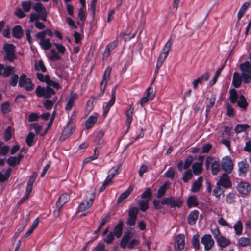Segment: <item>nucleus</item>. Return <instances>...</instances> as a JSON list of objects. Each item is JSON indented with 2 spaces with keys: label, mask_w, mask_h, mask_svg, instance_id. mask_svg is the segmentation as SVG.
I'll return each instance as SVG.
<instances>
[{
  "label": "nucleus",
  "mask_w": 251,
  "mask_h": 251,
  "mask_svg": "<svg viewBox=\"0 0 251 251\" xmlns=\"http://www.w3.org/2000/svg\"><path fill=\"white\" fill-rule=\"evenodd\" d=\"M132 190L133 187L131 186L129 187L126 191H125L120 195L117 200V202L118 203H120L121 202H122L125 199H126L129 196V195L130 194Z\"/></svg>",
  "instance_id": "obj_32"
},
{
  "label": "nucleus",
  "mask_w": 251,
  "mask_h": 251,
  "mask_svg": "<svg viewBox=\"0 0 251 251\" xmlns=\"http://www.w3.org/2000/svg\"><path fill=\"white\" fill-rule=\"evenodd\" d=\"M11 169L8 168L5 172L3 174L0 173V182H4L6 181L10 176Z\"/></svg>",
  "instance_id": "obj_53"
},
{
  "label": "nucleus",
  "mask_w": 251,
  "mask_h": 251,
  "mask_svg": "<svg viewBox=\"0 0 251 251\" xmlns=\"http://www.w3.org/2000/svg\"><path fill=\"white\" fill-rule=\"evenodd\" d=\"M46 83L48 86H49L50 87L51 86L56 90H59L61 88V86L58 83L52 80L50 78V77L48 79L47 82Z\"/></svg>",
  "instance_id": "obj_57"
},
{
  "label": "nucleus",
  "mask_w": 251,
  "mask_h": 251,
  "mask_svg": "<svg viewBox=\"0 0 251 251\" xmlns=\"http://www.w3.org/2000/svg\"><path fill=\"white\" fill-rule=\"evenodd\" d=\"M9 150L10 148L8 146L4 145L2 142H0V155H6Z\"/></svg>",
  "instance_id": "obj_48"
},
{
  "label": "nucleus",
  "mask_w": 251,
  "mask_h": 251,
  "mask_svg": "<svg viewBox=\"0 0 251 251\" xmlns=\"http://www.w3.org/2000/svg\"><path fill=\"white\" fill-rule=\"evenodd\" d=\"M216 100V96L215 95H212L211 97L207 99L206 101V112H210V109L211 107H212L215 103Z\"/></svg>",
  "instance_id": "obj_33"
},
{
  "label": "nucleus",
  "mask_w": 251,
  "mask_h": 251,
  "mask_svg": "<svg viewBox=\"0 0 251 251\" xmlns=\"http://www.w3.org/2000/svg\"><path fill=\"white\" fill-rule=\"evenodd\" d=\"M34 68L35 70L41 71L42 72H45L47 71L46 68L42 60L35 62Z\"/></svg>",
  "instance_id": "obj_44"
},
{
  "label": "nucleus",
  "mask_w": 251,
  "mask_h": 251,
  "mask_svg": "<svg viewBox=\"0 0 251 251\" xmlns=\"http://www.w3.org/2000/svg\"><path fill=\"white\" fill-rule=\"evenodd\" d=\"M35 93L38 97H44L45 98H50L55 93L54 90L48 86L46 87L38 86L36 89Z\"/></svg>",
  "instance_id": "obj_7"
},
{
  "label": "nucleus",
  "mask_w": 251,
  "mask_h": 251,
  "mask_svg": "<svg viewBox=\"0 0 251 251\" xmlns=\"http://www.w3.org/2000/svg\"><path fill=\"white\" fill-rule=\"evenodd\" d=\"M235 234L237 235H241L243 231V224L240 220H238L233 226Z\"/></svg>",
  "instance_id": "obj_40"
},
{
  "label": "nucleus",
  "mask_w": 251,
  "mask_h": 251,
  "mask_svg": "<svg viewBox=\"0 0 251 251\" xmlns=\"http://www.w3.org/2000/svg\"><path fill=\"white\" fill-rule=\"evenodd\" d=\"M76 98V95L75 94H71L69 99L68 100L65 107L66 110H70L73 106L74 101Z\"/></svg>",
  "instance_id": "obj_39"
},
{
  "label": "nucleus",
  "mask_w": 251,
  "mask_h": 251,
  "mask_svg": "<svg viewBox=\"0 0 251 251\" xmlns=\"http://www.w3.org/2000/svg\"><path fill=\"white\" fill-rule=\"evenodd\" d=\"M19 86L24 88L27 91H31L34 89V85L31 79L27 78L25 74H23L19 77Z\"/></svg>",
  "instance_id": "obj_6"
},
{
  "label": "nucleus",
  "mask_w": 251,
  "mask_h": 251,
  "mask_svg": "<svg viewBox=\"0 0 251 251\" xmlns=\"http://www.w3.org/2000/svg\"><path fill=\"white\" fill-rule=\"evenodd\" d=\"M199 235L198 234H195L193 236L192 243L194 248L197 250L200 249Z\"/></svg>",
  "instance_id": "obj_52"
},
{
  "label": "nucleus",
  "mask_w": 251,
  "mask_h": 251,
  "mask_svg": "<svg viewBox=\"0 0 251 251\" xmlns=\"http://www.w3.org/2000/svg\"><path fill=\"white\" fill-rule=\"evenodd\" d=\"M7 162L9 166L12 167L18 165L20 163L16 156H11L9 157L7 160Z\"/></svg>",
  "instance_id": "obj_56"
},
{
  "label": "nucleus",
  "mask_w": 251,
  "mask_h": 251,
  "mask_svg": "<svg viewBox=\"0 0 251 251\" xmlns=\"http://www.w3.org/2000/svg\"><path fill=\"white\" fill-rule=\"evenodd\" d=\"M111 72V68L110 67H107L105 69L103 75V80L100 84V92L99 95L97 96H92L91 99L87 102V105H88V104L89 102H90L91 100H92V103L96 102L97 100H98L104 94L107 82L109 79V75Z\"/></svg>",
  "instance_id": "obj_1"
},
{
  "label": "nucleus",
  "mask_w": 251,
  "mask_h": 251,
  "mask_svg": "<svg viewBox=\"0 0 251 251\" xmlns=\"http://www.w3.org/2000/svg\"><path fill=\"white\" fill-rule=\"evenodd\" d=\"M249 127V125L247 124H237L235 127L234 131L236 133H240L242 132L245 131Z\"/></svg>",
  "instance_id": "obj_43"
},
{
  "label": "nucleus",
  "mask_w": 251,
  "mask_h": 251,
  "mask_svg": "<svg viewBox=\"0 0 251 251\" xmlns=\"http://www.w3.org/2000/svg\"><path fill=\"white\" fill-rule=\"evenodd\" d=\"M34 138V134L32 132H30L26 137V143L28 146H31L33 142Z\"/></svg>",
  "instance_id": "obj_64"
},
{
  "label": "nucleus",
  "mask_w": 251,
  "mask_h": 251,
  "mask_svg": "<svg viewBox=\"0 0 251 251\" xmlns=\"http://www.w3.org/2000/svg\"><path fill=\"white\" fill-rule=\"evenodd\" d=\"M242 73H251V64L249 61H246L240 65Z\"/></svg>",
  "instance_id": "obj_34"
},
{
  "label": "nucleus",
  "mask_w": 251,
  "mask_h": 251,
  "mask_svg": "<svg viewBox=\"0 0 251 251\" xmlns=\"http://www.w3.org/2000/svg\"><path fill=\"white\" fill-rule=\"evenodd\" d=\"M211 174L213 176L217 175L221 171V165L218 161H214L211 164Z\"/></svg>",
  "instance_id": "obj_27"
},
{
  "label": "nucleus",
  "mask_w": 251,
  "mask_h": 251,
  "mask_svg": "<svg viewBox=\"0 0 251 251\" xmlns=\"http://www.w3.org/2000/svg\"><path fill=\"white\" fill-rule=\"evenodd\" d=\"M175 176V171L174 168L170 167L165 173V176L166 177L173 179Z\"/></svg>",
  "instance_id": "obj_59"
},
{
  "label": "nucleus",
  "mask_w": 251,
  "mask_h": 251,
  "mask_svg": "<svg viewBox=\"0 0 251 251\" xmlns=\"http://www.w3.org/2000/svg\"><path fill=\"white\" fill-rule=\"evenodd\" d=\"M131 232L129 231L125 233L120 242V247L122 248L125 249L127 245L128 248L132 249L135 246L139 244V241L136 239H132L129 241L131 238Z\"/></svg>",
  "instance_id": "obj_2"
},
{
  "label": "nucleus",
  "mask_w": 251,
  "mask_h": 251,
  "mask_svg": "<svg viewBox=\"0 0 251 251\" xmlns=\"http://www.w3.org/2000/svg\"><path fill=\"white\" fill-rule=\"evenodd\" d=\"M172 44V40L170 39L166 43L164 48H163L162 51L161 52L158 58L157 61L156 63V69L155 71L156 73L158 71L159 69L162 65L164 61L167 57L169 52L171 49Z\"/></svg>",
  "instance_id": "obj_3"
},
{
  "label": "nucleus",
  "mask_w": 251,
  "mask_h": 251,
  "mask_svg": "<svg viewBox=\"0 0 251 251\" xmlns=\"http://www.w3.org/2000/svg\"><path fill=\"white\" fill-rule=\"evenodd\" d=\"M15 72V67L10 65L4 66V69L2 73V77H8L12 74Z\"/></svg>",
  "instance_id": "obj_31"
},
{
  "label": "nucleus",
  "mask_w": 251,
  "mask_h": 251,
  "mask_svg": "<svg viewBox=\"0 0 251 251\" xmlns=\"http://www.w3.org/2000/svg\"><path fill=\"white\" fill-rule=\"evenodd\" d=\"M249 6L250 4L248 2L244 3L242 5L237 13V19L238 21L240 20L243 16L245 11L248 9Z\"/></svg>",
  "instance_id": "obj_41"
},
{
  "label": "nucleus",
  "mask_w": 251,
  "mask_h": 251,
  "mask_svg": "<svg viewBox=\"0 0 251 251\" xmlns=\"http://www.w3.org/2000/svg\"><path fill=\"white\" fill-rule=\"evenodd\" d=\"M201 243L204 246V250L210 251L214 246L215 241L210 234L204 235L201 238Z\"/></svg>",
  "instance_id": "obj_10"
},
{
  "label": "nucleus",
  "mask_w": 251,
  "mask_h": 251,
  "mask_svg": "<svg viewBox=\"0 0 251 251\" xmlns=\"http://www.w3.org/2000/svg\"><path fill=\"white\" fill-rule=\"evenodd\" d=\"M98 120V116H90L85 122V126L86 129H89L91 128L97 122Z\"/></svg>",
  "instance_id": "obj_30"
},
{
  "label": "nucleus",
  "mask_w": 251,
  "mask_h": 251,
  "mask_svg": "<svg viewBox=\"0 0 251 251\" xmlns=\"http://www.w3.org/2000/svg\"><path fill=\"white\" fill-rule=\"evenodd\" d=\"M121 164H118L116 166L112 167L108 172V175L107 176L109 177L112 179L119 174V169L121 168Z\"/></svg>",
  "instance_id": "obj_35"
},
{
  "label": "nucleus",
  "mask_w": 251,
  "mask_h": 251,
  "mask_svg": "<svg viewBox=\"0 0 251 251\" xmlns=\"http://www.w3.org/2000/svg\"><path fill=\"white\" fill-rule=\"evenodd\" d=\"M118 43V40H115L106 46L103 54V59H106L108 57L111 51L117 46Z\"/></svg>",
  "instance_id": "obj_19"
},
{
  "label": "nucleus",
  "mask_w": 251,
  "mask_h": 251,
  "mask_svg": "<svg viewBox=\"0 0 251 251\" xmlns=\"http://www.w3.org/2000/svg\"><path fill=\"white\" fill-rule=\"evenodd\" d=\"M224 192V190L221 187V186L216 183V187L213 189V195L217 198H220L222 194Z\"/></svg>",
  "instance_id": "obj_50"
},
{
  "label": "nucleus",
  "mask_w": 251,
  "mask_h": 251,
  "mask_svg": "<svg viewBox=\"0 0 251 251\" xmlns=\"http://www.w3.org/2000/svg\"><path fill=\"white\" fill-rule=\"evenodd\" d=\"M134 108L130 107V109L127 110L126 112V125H127V131H128L130 127V124L132 121V116Z\"/></svg>",
  "instance_id": "obj_28"
},
{
  "label": "nucleus",
  "mask_w": 251,
  "mask_h": 251,
  "mask_svg": "<svg viewBox=\"0 0 251 251\" xmlns=\"http://www.w3.org/2000/svg\"><path fill=\"white\" fill-rule=\"evenodd\" d=\"M221 165L225 173L230 174L233 169V164L231 159L229 156H225L222 159Z\"/></svg>",
  "instance_id": "obj_11"
},
{
  "label": "nucleus",
  "mask_w": 251,
  "mask_h": 251,
  "mask_svg": "<svg viewBox=\"0 0 251 251\" xmlns=\"http://www.w3.org/2000/svg\"><path fill=\"white\" fill-rule=\"evenodd\" d=\"M238 174L240 176H245L249 170V163L246 159L238 163Z\"/></svg>",
  "instance_id": "obj_16"
},
{
  "label": "nucleus",
  "mask_w": 251,
  "mask_h": 251,
  "mask_svg": "<svg viewBox=\"0 0 251 251\" xmlns=\"http://www.w3.org/2000/svg\"><path fill=\"white\" fill-rule=\"evenodd\" d=\"M15 47L12 44L6 43L3 46V50L5 53L4 60L9 62H13L16 58Z\"/></svg>",
  "instance_id": "obj_5"
},
{
  "label": "nucleus",
  "mask_w": 251,
  "mask_h": 251,
  "mask_svg": "<svg viewBox=\"0 0 251 251\" xmlns=\"http://www.w3.org/2000/svg\"><path fill=\"white\" fill-rule=\"evenodd\" d=\"M229 99L232 103H235L237 101L238 95L236 90L234 89L230 90L229 91Z\"/></svg>",
  "instance_id": "obj_51"
},
{
  "label": "nucleus",
  "mask_w": 251,
  "mask_h": 251,
  "mask_svg": "<svg viewBox=\"0 0 251 251\" xmlns=\"http://www.w3.org/2000/svg\"><path fill=\"white\" fill-rule=\"evenodd\" d=\"M13 36L18 39H20L23 35V30L20 25L14 26L12 29Z\"/></svg>",
  "instance_id": "obj_36"
},
{
  "label": "nucleus",
  "mask_w": 251,
  "mask_h": 251,
  "mask_svg": "<svg viewBox=\"0 0 251 251\" xmlns=\"http://www.w3.org/2000/svg\"><path fill=\"white\" fill-rule=\"evenodd\" d=\"M139 206L140 210L143 212L146 211L149 208V201L142 200L139 202Z\"/></svg>",
  "instance_id": "obj_55"
},
{
  "label": "nucleus",
  "mask_w": 251,
  "mask_h": 251,
  "mask_svg": "<svg viewBox=\"0 0 251 251\" xmlns=\"http://www.w3.org/2000/svg\"><path fill=\"white\" fill-rule=\"evenodd\" d=\"M193 172L190 169L187 170L182 176V180L185 183L188 182L193 177Z\"/></svg>",
  "instance_id": "obj_45"
},
{
  "label": "nucleus",
  "mask_w": 251,
  "mask_h": 251,
  "mask_svg": "<svg viewBox=\"0 0 251 251\" xmlns=\"http://www.w3.org/2000/svg\"><path fill=\"white\" fill-rule=\"evenodd\" d=\"M176 247L179 251H182L185 246V236L183 234L178 235L176 238Z\"/></svg>",
  "instance_id": "obj_20"
},
{
  "label": "nucleus",
  "mask_w": 251,
  "mask_h": 251,
  "mask_svg": "<svg viewBox=\"0 0 251 251\" xmlns=\"http://www.w3.org/2000/svg\"><path fill=\"white\" fill-rule=\"evenodd\" d=\"M1 110L2 113L6 114L10 112V108L9 102H5L1 105Z\"/></svg>",
  "instance_id": "obj_62"
},
{
  "label": "nucleus",
  "mask_w": 251,
  "mask_h": 251,
  "mask_svg": "<svg viewBox=\"0 0 251 251\" xmlns=\"http://www.w3.org/2000/svg\"><path fill=\"white\" fill-rule=\"evenodd\" d=\"M217 245L221 248H225L229 246L231 243L230 240L224 236H221L216 240Z\"/></svg>",
  "instance_id": "obj_21"
},
{
  "label": "nucleus",
  "mask_w": 251,
  "mask_h": 251,
  "mask_svg": "<svg viewBox=\"0 0 251 251\" xmlns=\"http://www.w3.org/2000/svg\"><path fill=\"white\" fill-rule=\"evenodd\" d=\"M115 235L111 231L104 239V242L107 244H111L115 239Z\"/></svg>",
  "instance_id": "obj_61"
},
{
  "label": "nucleus",
  "mask_w": 251,
  "mask_h": 251,
  "mask_svg": "<svg viewBox=\"0 0 251 251\" xmlns=\"http://www.w3.org/2000/svg\"><path fill=\"white\" fill-rule=\"evenodd\" d=\"M217 183L218 185L223 186L226 189L230 188L231 186V182L228 176V174L226 173H224L221 175Z\"/></svg>",
  "instance_id": "obj_13"
},
{
  "label": "nucleus",
  "mask_w": 251,
  "mask_h": 251,
  "mask_svg": "<svg viewBox=\"0 0 251 251\" xmlns=\"http://www.w3.org/2000/svg\"><path fill=\"white\" fill-rule=\"evenodd\" d=\"M251 73H242L241 76L244 83H249L251 82Z\"/></svg>",
  "instance_id": "obj_63"
},
{
  "label": "nucleus",
  "mask_w": 251,
  "mask_h": 251,
  "mask_svg": "<svg viewBox=\"0 0 251 251\" xmlns=\"http://www.w3.org/2000/svg\"><path fill=\"white\" fill-rule=\"evenodd\" d=\"M95 199V195L94 193L91 194V197L86 201H82L78 208L77 212H81L80 217L86 216L88 213L87 210L92 205Z\"/></svg>",
  "instance_id": "obj_4"
},
{
  "label": "nucleus",
  "mask_w": 251,
  "mask_h": 251,
  "mask_svg": "<svg viewBox=\"0 0 251 251\" xmlns=\"http://www.w3.org/2000/svg\"><path fill=\"white\" fill-rule=\"evenodd\" d=\"M139 209L138 207L133 206L129 209L128 218L126 221V224L130 226H134L137 217Z\"/></svg>",
  "instance_id": "obj_8"
},
{
  "label": "nucleus",
  "mask_w": 251,
  "mask_h": 251,
  "mask_svg": "<svg viewBox=\"0 0 251 251\" xmlns=\"http://www.w3.org/2000/svg\"><path fill=\"white\" fill-rule=\"evenodd\" d=\"M187 204L189 208L197 206L199 203L196 197L195 196H190L187 200Z\"/></svg>",
  "instance_id": "obj_38"
},
{
  "label": "nucleus",
  "mask_w": 251,
  "mask_h": 251,
  "mask_svg": "<svg viewBox=\"0 0 251 251\" xmlns=\"http://www.w3.org/2000/svg\"><path fill=\"white\" fill-rule=\"evenodd\" d=\"M39 44L41 48L44 50H48L50 49L52 47V44L49 39L45 38L44 39L40 41Z\"/></svg>",
  "instance_id": "obj_37"
},
{
  "label": "nucleus",
  "mask_w": 251,
  "mask_h": 251,
  "mask_svg": "<svg viewBox=\"0 0 251 251\" xmlns=\"http://www.w3.org/2000/svg\"><path fill=\"white\" fill-rule=\"evenodd\" d=\"M237 190L242 195H248L251 192V185L247 182H240L237 186Z\"/></svg>",
  "instance_id": "obj_12"
},
{
  "label": "nucleus",
  "mask_w": 251,
  "mask_h": 251,
  "mask_svg": "<svg viewBox=\"0 0 251 251\" xmlns=\"http://www.w3.org/2000/svg\"><path fill=\"white\" fill-rule=\"evenodd\" d=\"M69 199L70 196L67 193L61 195L58 198L56 203L57 208L61 209L62 206L69 201Z\"/></svg>",
  "instance_id": "obj_22"
},
{
  "label": "nucleus",
  "mask_w": 251,
  "mask_h": 251,
  "mask_svg": "<svg viewBox=\"0 0 251 251\" xmlns=\"http://www.w3.org/2000/svg\"><path fill=\"white\" fill-rule=\"evenodd\" d=\"M242 81V76L239 73H233L232 84L235 88H238L241 86Z\"/></svg>",
  "instance_id": "obj_25"
},
{
  "label": "nucleus",
  "mask_w": 251,
  "mask_h": 251,
  "mask_svg": "<svg viewBox=\"0 0 251 251\" xmlns=\"http://www.w3.org/2000/svg\"><path fill=\"white\" fill-rule=\"evenodd\" d=\"M21 6L24 12H28L31 8V2L30 1H23Z\"/></svg>",
  "instance_id": "obj_54"
},
{
  "label": "nucleus",
  "mask_w": 251,
  "mask_h": 251,
  "mask_svg": "<svg viewBox=\"0 0 251 251\" xmlns=\"http://www.w3.org/2000/svg\"><path fill=\"white\" fill-rule=\"evenodd\" d=\"M116 87L112 88L111 91V98L108 103H107L103 107V116L106 117L111 108V107L114 104L116 100Z\"/></svg>",
  "instance_id": "obj_15"
},
{
  "label": "nucleus",
  "mask_w": 251,
  "mask_h": 251,
  "mask_svg": "<svg viewBox=\"0 0 251 251\" xmlns=\"http://www.w3.org/2000/svg\"><path fill=\"white\" fill-rule=\"evenodd\" d=\"M239 99L237 101L238 106L242 108L246 109L248 104L245 97L243 95H241L239 96Z\"/></svg>",
  "instance_id": "obj_46"
},
{
  "label": "nucleus",
  "mask_w": 251,
  "mask_h": 251,
  "mask_svg": "<svg viewBox=\"0 0 251 251\" xmlns=\"http://www.w3.org/2000/svg\"><path fill=\"white\" fill-rule=\"evenodd\" d=\"M239 245L242 247H246L251 245V239L249 238L241 237L237 241Z\"/></svg>",
  "instance_id": "obj_42"
},
{
  "label": "nucleus",
  "mask_w": 251,
  "mask_h": 251,
  "mask_svg": "<svg viewBox=\"0 0 251 251\" xmlns=\"http://www.w3.org/2000/svg\"><path fill=\"white\" fill-rule=\"evenodd\" d=\"M33 9L36 13L40 14L41 20L44 22L47 21V12L42 3H36L33 6Z\"/></svg>",
  "instance_id": "obj_14"
},
{
  "label": "nucleus",
  "mask_w": 251,
  "mask_h": 251,
  "mask_svg": "<svg viewBox=\"0 0 251 251\" xmlns=\"http://www.w3.org/2000/svg\"><path fill=\"white\" fill-rule=\"evenodd\" d=\"M182 201L177 198L168 197L164 198L161 201L162 204L170 205L172 207H180L182 205Z\"/></svg>",
  "instance_id": "obj_9"
},
{
  "label": "nucleus",
  "mask_w": 251,
  "mask_h": 251,
  "mask_svg": "<svg viewBox=\"0 0 251 251\" xmlns=\"http://www.w3.org/2000/svg\"><path fill=\"white\" fill-rule=\"evenodd\" d=\"M13 130L11 126H8L4 132V140L7 141L9 140L12 137Z\"/></svg>",
  "instance_id": "obj_49"
},
{
  "label": "nucleus",
  "mask_w": 251,
  "mask_h": 251,
  "mask_svg": "<svg viewBox=\"0 0 251 251\" xmlns=\"http://www.w3.org/2000/svg\"><path fill=\"white\" fill-rule=\"evenodd\" d=\"M37 176V174L35 173H33L30 176L26 185V191L25 195V199H27L30 194L32 190L33 184Z\"/></svg>",
  "instance_id": "obj_17"
},
{
  "label": "nucleus",
  "mask_w": 251,
  "mask_h": 251,
  "mask_svg": "<svg viewBox=\"0 0 251 251\" xmlns=\"http://www.w3.org/2000/svg\"><path fill=\"white\" fill-rule=\"evenodd\" d=\"M203 165L198 162H195L192 165V172L195 175H200L203 171Z\"/></svg>",
  "instance_id": "obj_26"
},
{
  "label": "nucleus",
  "mask_w": 251,
  "mask_h": 251,
  "mask_svg": "<svg viewBox=\"0 0 251 251\" xmlns=\"http://www.w3.org/2000/svg\"><path fill=\"white\" fill-rule=\"evenodd\" d=\"M236 195L235 193H229L226 196V202L231 204L236 202Z\"/></svg>",
  "instance_id": "obj_47"
},
{
  "label": "nucleus",
  "mask_w": 251,
  "mask_h": 251,
  "mask_svg": "<svg viewBox=\"0 0 251 251\" xmlns=\"http://www.w3.org/2000/svg\"><path fill=\"white\" fill-rule=\"evenodd\" d=\"M203 178L202 176L199 177L197 180L194 181L192 185L190 191L192 193H197L199 192L202 187Z\"/></svg>",
  "instance_id": "obj_18"
},
{
  "label": "nucleus",
  "mask_w": 251,
  "mask_h": 251,
  "mask_svg": "<svg viewBox=\"0 0 251 251\" xmlns=\"http://www.w3.org/2000/svg\"><path fill=\"white\" fill-rule=\"evenodd\" d=\"M199 211L194 210L190 212L188 216V223L190 225H194L196 224L199 216Z\"/></svg>",
  "instance_id": "obj_24"
},
{
  "label": "nucleus",
  "mask_w": 251,
  "mask_h": 251,
  "mask_svg": "<svg viewBox=\"0 0 251 251\" xmlns=\"http://www.w3.org/2000/svg\"><path fill=\"white\" fill-rule=\"evenodd\" d=\"M210 231L216 239V241L221 236L220 231L217 226H215L214 228H211Z\"/></svg>",
  "instance_id": "obj_58"
},
{
  "label": "nucleus",
  "mask_w": 251,
  "mask_h": 251,
  "mask_svg": "<svg viewBox=\"0 0 251 251\" xmlns=\"http://www.w3.org/2000/svg\"><path fill=\"white\" fill-rule=\"evenodd\" d=\"M193 161V158L191 155H189L185 159L184 163H183V168L184 169H187L192 164Z\"/></svg>",
  "instance_id": "obj_60"
},
{
  "label": "nucleus",
  "mask_w": 251,
  "mask_h": 251,
  "mask_svg": "<svg viewBox=\"0 0 251 251\" xmlns=\"http://www.w3.org/2000/svg\"><path fill=\"white\" fill-rule=\"evenodd\" d=\"M124 226V222L123 220H121L119 221L118 223L114 226L113 230L112 232L115 235L117 238L121 237L122 231L123 227Z\"/></svg>",
  "instance_id": "obj_23"
},
{
  "label": "nucleus",
  "mask_w": 251,
  "mask_h": 251,
  "mask_svg": "<svg viewBox=\"0 0 251 251\" xmlns=\"http://www.w3.org/2000/svg\"><path fill=\"white\" fill-rule=\"evenodd\" d=\"M70 122H71L70 121L62 132L61 137L64 136V139H65L70 136L74 131L72 126L69 125Z\"/></svg>",
  "instance_id": "obj_29"
}]
</instances>
